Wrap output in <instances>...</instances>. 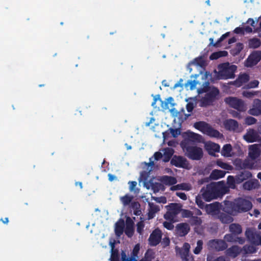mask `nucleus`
Returning a JSON list of instances; mask_svg holds the SVG:
<instances>
[{"mask_svg":"<svg viewBox=\"0 0 261 261\" xmlns=\"http://www.w3.org/2000/svg\"><path fill=\"white\" fill-rule=\"evenodd\" d=\"M139 249H140L139 245V244L136 245L133 250L132 252L131 256H134V257L136 258V257L137 256V255L138 254Z\"/></svg>","mask_w":261,"mask_h":261,"instance_id":"nucleus-59","label":"nucleus"},{"mask_svg":"<svg viewBox=\"0 0 261 261\" xmlns=\"http://www.w3.org/2000/svg\"><path fill=\"white\" fill-rule=\"evenodd\" d=\"M259 82L257 80H253L249 82L247 85L248 88H254L258 87Z\"/></svg>","mask_w":261,"mask_h":261,"instance_id":"nucleus-60","label":"nucleus"},{"mask_svg":"<svg viewBox=\"0 0 261 261\" xmlns=\"http://www.w3.org/2000/svg\"><path fill=\"white\" fill-rule=\"evenodd\" d=\"M149 210L155 214L160 211V207L158 205L153 203H149Z\"/></svg>","mask_w":261,"mask_h":261,"instance_id":"nucleus-57","label":"nucleus"},{"mask_svg":"<svg viewBox=\"0 0 261 261\" xmlns=\"http://www.w3.org/2000/svg\"><path fill=\"white\" fill-rule=\"evenodd\" d=\"M190 229L189 225L186 223L178 224L175 227L176 233L179 237L187 235Z\"/></svg>","mask_w":261,"mask_h":261,"instance_id":"nucleus-15","label":"nucleus"},{"mask_svg":"<svg viewBox=\"0 0 261 261\" xmlns=\"http://www.w3.org/2000/svg\"><path fill=\"white\" fill-rule=\"evenodd\" d=\"M258 137L256 132L253 129H249L244 136L243 138L248 143L255 142Z\"/></svg>","mask_w":261,"mask_h":261,"instance_id":"nucleus-18","label":"nucleus"},{"mask_svg":"<svg viewBox=\"0 0 261 261\" xmlns=\"http://www.w3.org/2000/svg\"><path fill=\"white\" fill-rule=\"evenodd\" d=\"M243 161L240 159H237L233 162V165L237 170H243Z\"/></svg>","mask_w":261,"mask_h":261,"instance_id":"nucleus-47","label":"nucleus"},{"mask_svg":"<svg viewBox=\"0 0 261 261\" xmlns=\"http://www.w3.org/2000/svg\"><path fill=\"white\" fill-rule=\"evenodd\" d=\"M256 94V92L254 91H244L243 92V95L248 98H252Z\"/></svg>","mask_w":261,"mask_h":261,"instance_id":"nucleus-55","label":"nucleus"},{"mask_svg":"<svg viewBox=\"0 0 261 261\" xmlns=\"http://www.w3.org/2000/svg\"><path fill=\"white\" fill-rule=\"evenodd\" d=\"M261 59V53L254 51L252 53L246 60V66L251 67L257 64Z\"/></svg>","mask_w":261,"mask_h":261,"instance_id":"nucleus-14","label":"nucleus"},{"mask_svg":"<svg viewBox=\"0 0 261 261\" xmlns=\"http://www.w3.org/2000/svg\"><path fill=\"white\" fill-rule=\"evenodd\" d=\"M225 175V172L222 170L215 169L213 170L210 174V178L212 179L217 180L223 177Z\"/></svg>","mask_w":261,"mask_h":261,"instance_id":"nucleus-27","label":"nucleus"},{"mask_svg":"<svg viewBox=\"0 0 261 261\" xmlns=\"http://www.w3.org/2000/svg\"><path fill=\"white\" fill-rule=\"evenodd\" d=\"M124 232L125 234L128 237H132L134 232V227H130L129 225H126Z\"/></svg>","mask_w":261,"mask_h":261,"instance_id":"nucleus-48","label":"nucleus"},{"mask_svg":"<svg viewBox=\"0 0 261 261\" xmlns=\"http://www.w3.org/2000/svg\"><path fill=\"white\" fill-rule=\"evenodd\" d=\"M133 198V196L126 194L124 196L121 197V200L124 205H127L130 203Z\"/></svg>","mask_w":261,"mask_h":261,"instance_id":"nucleus-45","label":"nucleus"},{"mask_svg":"<svg viewBox=\"0 0 261 261\" xmlns=\"http://www.w3.org/2000/svg\"><path fill=\"white\" fill-rule=\"evenodd\" d=\"M219 195V191L215 187L208 188L202 194V198L206 201H210L213 199H216Z\"/></svg>","mask_w":261,"mask_h":261,"instance_id":"nucleus-12","label":"nucleus"},{"mask_svg":"<svg viewBox=\"0 0 261 261\" xmlns=\"http://www.w3.org/2000/svg\"><path fill=\"white\" fill-rule=\"evenodd\" d=\"M205 149L211 153L212 151L214 152H218L220 150V146L216 143L208 142L205 144Z\"/></svg>","mask_w":261,"mask_h":261,"instance_id":"nucleus-29","label":"nucleus"},{"mask_svg":"<svg viewBox=\"0 0 261 261\" xmlns=\"http://www.w3.org/2000/svg\"><path fill=\"white\" fill-rule=\"evenodd\" d=\"M180 134V131L177 128H170L167 131L163 133V138L164 139H167L170 137V135L171 136L176 138Z\"/></svg>","mask_w":261,"mask_h":261,"instance_id":"nucleus-23","label":"nucleus"},{"mask_svg":"<svg viewBox=\"0 0 261 261\" xmlns=\"http://www.w3.org/2000/svg\"><path fill=\"white\" fill-rule=\"evenodd\" d=\"M181 207L177 203H171L169 208L164 215V218L167 221L175 220L177 215L180 212Z\"/></svg>","mask_w":261,"mask_h":261,"instance_id":"nucleus-7","label":"nucleus"},{"mask_svg":"<svg viewBox=\"0 0 261 261\" xmlns=\"http://www.w3.org/2000/svg\"><path fill=\"white\" fill-rule=\"evenodd\" d=\"M217 164L218 166H219L220 167L223 169L231 170L232 168L231 165L227 163H224L221 161H217Z\"/></svg>","mask_w":261,"mask_h":261,"instance_id":"nucleus-46","label":"nucleus"},{"mask_svg":"<svg viewBox=\"0 0 261 261\" xmlns=\"http://www.w3.org/2000/svg\"><path fill=\"white\" fill-rule=\"evenodd\" d=\"M175 220L165 221L163 223V226L165 228L168 230H172L174 228L173 223L175 222Z\"/></svg>","mask_w":261,"mask_h":261,"instance_id":"nucleus-54","label":"nucleus"},{"mask_svg":"<svg viewBox=\"0 0 261 261\" xmlns=\"http://www.w3.org/2000/svg\"><path fill=\"white\" fill-rule=\"evenodd\" d=\"M245 235L248 241L255 245H261V236L256 231L251 229H247Z\"/></svg>","mask_w":261,"mask_h":261,"instance_id":"nucleus-10","label":"nucleus"},{"mask_svg":"<svg viewBox=\"0 0 261 261\" xmlns=\"http://www.w3.org/2000/svg\"><path fill=\"white\" fill-rule=\"evenodd\" d=\"M230 34L229 32H227L224 34H223L220 38L215 43L214 47H218L221 43L222 41H223L225 39H226L227 37L229 36Z\"/></svg>","mask_w":261,"mask_h":261,"instance_id":"nucleus-49","label":"nucleus"},{"mask_svg":"<svg viewBox=\"0 0 261 261\" xmlns=\"http://www.w3.org/2000/svg\"><path fill=\"white\" fill-rule=\"evenodd\" d=\"M121 261H138L136 258L134 256L128 257L125 251L122 250L121 252Z\"/></svg>","mask_w":261,"mask_h":261,"instance_id":"nucleus-42","label":"nucleus"},{"mask_svg":"<svg viewBox=\"0 0 261 261\" xmlns=\"http://www.w3.org/2000/svg\"><path fill=\"white\" fill-rule=\"evenodd\" d=\"M231 216L227 213L219 212L217 214L218 219L223 224H229L233 221Z\"/></svg>","mask_w":261,"mask_h":261,"instance_id":"nucleus-19","label":"nucleus"},{"mask_svg":"<svg viewBox=\"0 0 261 261\" xmlns=\"http://www.w3.org/2000/svg\"><path fill=\"white\" fill-rule=\"evenodd\" d=\"M252 176V173L249 171H241L236 175V184H241L244 180L250 179Z\"/></svg>","mask_w":261,"mask_h":261,"instance_id":"nucleus-17","label":"nucleus"},{"mask_svg":"<svg viewBox=\"0 0 261 261\" xmlns=\"http://www.w3.org/2000/svg\"><path fill=\"white\" fill-rule=\"evenodd\" d=\"M160 243H161L162 247L163 248H165L169 245L170 241L168 237H164L163 239H162L161 242Z\"/></svg>","mask_w":261,"mask_h":261,"instance_id":"nucleus-56","label":"nucleus"},{"mask_svg":"<svg viewBox=\"0 0 261 261\" xmlns=\"http://www.w3.org/2000/svg\"><path fill=\"white\" fill-rule=\"evenodd\" d=\"M114 247V244H112L110 260L111 261H120L119 251L117 249H115Z\"/></svg>","mask_w":261,"mask_h":261,"instance_id":"nucleus-36","label":"nucleus"},{"mask_svg":"<svg viewBox=\"0 0 261 261\" xmlns=\"http://www.w3.org/2000/svg\"><path fill=\"white\" fill-rule=\"evenodd\" d=\"M206 261H226L225 257L223 256L215 257L213 255L208 254L206 257Z\"/></svg>","mask_w":261,"mask_h":261,"instance_id":"nucleus-43","label":"nucleus"},{"mask_svg":"<svg viewBox=\"0 0 261 261\" xmlns=\"http://www.w3.org/2000/svg\"><path fill=\"white\" fill-rule=\"evenodd\" d=\"M154 257V253L151 249H148L145 254L144 257L141 258L139 261H151Z\"/></svg>","mask_w":261,"mask_h":261,"instance_id":"nucleus-38","label":"nucleus"},{"mask_svg":"<svg viewBox=\"0 0 261 261\" xmlns=\"http://www.w3.org/2000/svg\"><path fill=\"white\" fill-rule=\"evenodd\" d=\"M226 254L233 258L236 257L240 253H242V250L238 246H232L226 251Z\"/></svg>","mask_w":261,"mask_h":261,"instance_id":"nucleus-22","label":"nucleus"},{"mask_svg":"<svg viewBox=\"0 0 261 261\" xmlns=\"http://www.w3.org/2000/svg\"><path fill=\"white\" fill-rule=\"evenodd\" d=\"M232 151V146L230 144L224 145L222 149V154L225 156H230V152Z\"/></svg>","mask_w":261,"mask_h":261,"instance_id":"nucleus-41","label":"nucleus"},{"mask_svg":"<svg viewBox=\"0 0 261 261\" xmlns=\"http://www.w3.org/2000/svg\"><path fill=\"white\" fill-rule=\"evenodd\" d=\"M260 45L261 41L257 38H253L248 40V47L250 48H257Z\"/></svg>","mask_w":261,"mask_h":261,"instance_id":"nucleus-35","label":"nucleus"},{"mask_svg":"<svg viewBox=\"0 0 261 261\" xmlns=\"http://www.w3.org/2000/svg\"><path fill=\"white\" fill-rule=\"evenodd\" d=\"M241 250L242 253L244 255L252 254L255 253L256 251L255 247L252 245H245L242 248H241Z\"/></svg>","mask_w":261,"mask_h":261,"instance_id":"nucleus-33","label":"nucleus"},{"mask_svg":"<svg viewBox=\"0 0 261 261\" xmlns=\"http://www.w3.org/2000/svg\"><path fill=\"white\" fill-rule=\"evenodd\" d=\"M210 250L221 251L225 250L228 245L224 240L219 239L210 240L207 243Z\"/></svg>","mask_w":261,"mask_h":261,"instance_id":"nucleus-6","label":"nucleus"},{"mask_svg":"<svg viewBox=\"0 0 261 261\" xmlns=\"http://www.w3.org/2000/svg\"><path fill=\"white\" fill-rule=\"evenodd\" d=\"M250 115L258 116L261 114V100L255 99L254 100L252 108L249 110Z\"/></svg>","mask_w":261,"mask_h":261,"instance_id":"nucleus-16","label":"nucleus"},{"mask_svg":"<svg viewBox=\"0 0 261 261\" xmlns=\"http://www.w3.org/2000/svg\"><path fill=\"white\" fill-rule=\"evenodd\" d=\"M229 228L230 232L236 236L240 234L242 232V227L239 224L231 223L230 224Z\"/></svg>","mask_w":261,"mask_h":261,"instance_id":"nucleus-26","label":"nucleus"},{"mask_svg":"<svg viewBox=\"0 0 261 261\" xmlns=\"http://www.w3.org/2000/svg\"><path fill=\"white\" fill-rule=\"evenodd\" d=\"M180 254L182 261H194V257L193 255L190 254L188 248L185 249Z\"/></svg>","mask_w":261,"mask_h":261,"instance_id":"nucleus-28","label":"nucleus"},{"mask_svg":"<svg viewBox=\"0 0 261 261\" xmlns=\"http://www.w3.org/2000/svg\"><path fill=\"white\" fill-rule=\"evenodd\" d=\"M203 241L199 240L197 242V246L193 250V252L195 254H198L200 253L202 249Z\"/></svg>","mask_w":261,"mask_h":261,"instance_id":"nucleus-44","label":"nucleus"},{"mask_svg":"<svg viewBox=\"0 0 261 261\" xmlns=\"http://www.w3.org/2000/svg\"><path fill=\"white\" fill-rule=\"evenodd\" d=\"M256 121L257 120L252 116H248L245 119V124L248 125L255 124L256 122Z\"/></svg>","mask_w":261,"mask_h":261,"instance_id":"nucleus-53","label":"nucleus"},{"mask_svg":"<svg viewBox=\"0 0 261 261\" xmlns=\"http://www.w3.org/2000/svg\"><path fill=\"white\" fill-rule=\"evenodd\" d=\"M219 70L217 76L219 79L226 80L233 79L235 76L237 67L234 65H230L229 63H224L218 65Z\"/></svg>","mask_w":261,"mask_h":261,"instance_id":"nucleus-3","label":"nucleus"},{"mask_svg":"<svg viewBox=\"0 0 261 261\" xmlns=\"http://www.w3.org/2000/svg\"><path fill=\"white\" fill-rule=\"evenodd\" d=\"M187 137L180 142V146L184 145L187 141L188 142L189 145H195L196 143H199L201 141L202 136L199 134L189 132L187 133Z\"/></svg>","mask_w":261,"mask_h":261,"instance_id":"nucleus-9","label":"nucleus"},{"mask_svg":"<svg viewBox=\"0 0 261 261\" xmlns=\"http://www.w3.org/2000/svg\"><path fill=\"white\" fill-rule=\"evenodd\" d=\"M189 223L192 226H198L202 223V220L200 218L197 216H194L193 215L189 219Z\"/></svg>","mask_w":261,"mask_h":261,"instance_id":"nucleus-40","label":"nucleus"},{"mask_svg":"<svg viewBox=\"0 0 261 261\" xmlns=\"http://www.w3.org/2000/svg\"><path fill=\"white\" fill-rule=\"evenodd\" d=\"M258 181L257 180H249L243 184V188L247 190H251L257 187Z\"/></svg>","mask_w":261,"mask_h":261,"instance_id":"nucleus-31","label":"nucleus"},{"mask_svg":"<svg viewBox=\"0 0 261 261\" xmlns=\"http://www.w3.org/2000/svg\"><path fill=\"white\" fill-rule=\"evenodd\" d=\"M252 207V203L248 199L239 197L233 201H224L222 210L233 216L238 213H245L249 211Z\"/></svg>","mask_w":261,"mask_h":261,"instance_id":"nucleus-1","label":"nucleus"},{"mask_svg":"<svg viewBox=\"0 0 261 261\" xmlns=\"http://www.w3.org/2000/svg\"><path fill=\"white\" fill-rule=\"evenodd\" d=\"M228 55V53L225 50L219 51L212 53L210 59L211 60H217L221 57H226Z\"/></svg>","mask_w":261,"mask_h":261,"instance_id":"nucleus-37","label":"nucleus"},{"mask_svg":"<svg viewBox=\"0 0 261 261\" xmlns=\"http://www.w3.org/2000/svg\"><path fill=\"white\" fill-rule=\"evenodd\" d=\"M243 161V168L245 169H253L254 167V161L251 160L250 159H246Z\"/></svg>","mask_w":261,"mask_h":261,"instance_id":"nucleus-39","label":"nucleus"},{"mask_svg":"<svg viewBox=\"0 0 261 261\" xmlns=\"http://www.w3.org/2000/svg\"><path fill=\"white\" fill-rule=\"evenodd\" d=\"M219 93V89L215 87H213L208 92L206 93L204 96L201 98L200 106L206 107L212 105L213 102L218 99Z\"/></svg>","mask_w":261,"mask_h":261,"instance_id":"nucleus-4","label":"nucleus"},{"mask_svg":"<svg viewBox=\"0 0 261 261\" xmlns=\"http://www.w3.org/2000/svg\"><path fill=\"white\" fill-rule=\"evenodd\" d=\"M220 203L216 202L205 205V209L207 213H214L219 210Z\"/></svg>","mask_w":261,"mask_h":261,"instance_id":"nucleus-34","label":"nucleus"},{"mask_svg":"<svg viewBox=\"0 0 261 261\" xmlns=\"http://www.w3.org/2000/svg\"><path fill=\"white\" fill-rule=\"evenodd\" d=\"M162 185L158 182H155V184H153L151 186L152 189L153 190L154 193L158 192L160 191Z\"/></svg>","mask_w":261,"mask_h":261,"instance_id":"nucleus-62","label":"nucleus"},{"mask_svg":"<svg viewBox=\"0 0 261 261\" xmlns=\"http://www.w3.org/2000/svg\"><path fill=\"white\" fill-rule=\"evenodd\" d=\"M209 125H210L208 123L204 121H199L194 123V127L204 134L207 129Z\"/></svg>","mask_w":261,"mask_h":261,"instance_id":"nucleus-30","label":"nucleus"},{"mask_svg":"<svg viewBox=\"0 0 261 261\" xmlns=\"http://www.w3.org/2000/svg\"><path fill=\"white\" fill-rule=\"evenodd\" d=\"M163 233L159 228L154 229L150 233L148 238V243L151 246H156L162 240Z\"/></svg>","mask_w":261,"mask_h":261,"instance_id":"nucleus-8","label":"nucleus"},{"mask_svg":"<svg viewBox=\"0 0 261 261\" xmlns=\"http://www.w3.org/2000/svg\"><path fill=\"white\" fill-rule=\"evenodd\" d=\"M144 227V224L142 221H140L138 222L137 224V231L139 233L141 234L143 230Z\"/></svg>","mask_w":261,"mask_h":261,"instance_id":"nucleus-58","label":"nucleus"},{"mask_svg":"<svg viewBox=\"0 0 261 261\" xmlns=\"http://www.w3.org/2000/svg\"><path fill=\"white\" fill-rule=\"evenodd\" d=\"M236 236L234 234H233L232 233L230 234H226L224 236V239L225 241H227L228 242H234L236 240Z\"/></svg>","mask_w":261,"mask_h":261,"instance_id":"nucleus-50","label":"nucleus"},{"mask_svg":"<svg viewBox=\"0 0 261 261\" xmlns=\"http://www.w3.org/2000/svg\"><path fill=\"white\" fill-rule=\"evenodd\" d=\"M196 203L200 208H203L205 206L204 202L202 200V197L197 196L196 197Z\"/></svg>","mask_w":261,"mask_h":261,"instance_id":"nucleus-52","label":"nucleus"},{"mask_svg":"<svg viewBox=\"0 0 261 261\" xmlns=\"http://www.w3.org/2000/svg\"><path fill=\"white\" fill-rule=\"evenodd\" d=\"M260 153L261 150L258 144H255L249 146L248 149V158L251 160H256L259 157Z\"/></svg>","mask_w":261,"mask_h":261,"instance_id":"nucleus-13","label":"nucleus"},{"mask_svg":"<svg viewBox=\"0 0 261 261\" xmlns=\"http://www.w3.org/2000/svg\"><path fill=\"white\" fill-rule=\"evenodd\" d=\"M180 212H181V216L183 218H189L190 219V218L193 215V212L188 210L181 208Z\"/></svg>","mask_w":261,"mask_h":261,"instance_id":"nucleus-51","label":"nucleus"},{"mask_svg":"<svg viewBox=\"0 0 261 261\" xmlns=\"http://www.w3.org/2000/svg\"><path fill=\"white\" fill-rule=\"evenodd\" d=\"M194 61L197 65L200 66H202L204 63V61L201 57L195 58Z\"/></svg>","mask_w":261,"mask_h":261,"instance_id":"nucleus-64","label":"nucleus"},{"mask_svg":"<svg viewBox=\"0 0 261 261\" xmlns=\"http://www.w3.org/2000/svg\"><path fill=\"white\" fill-rule=\"evenodd\" d=\"M205 134L211 137L216 138L220 139L223 137L222 134L220 133L218 130L213 128L210 125H209Z\"/></svg>","mask_w":261,"mask_h":261,"instance_id":"nucleus-24","label":"nucleus"},{"mask_svg":"<svg viewBox=\"0 0 261 261\" xmlns=\"http://www.w3.org/2000/svg\"><path fill=\"white\" fill-rule=\"evenodd\" d=\"M185 155L189 159L195 161L200 160L203 155L202 149L195 145H189L188 142H185L184 145L180 146Z\"/></svg>","mask_w":261,"mask_h":261,"instance_id":"nucleus-2","label":"nucleus"},{"mask_svg":"<svg viewBox=\"0 0 261 261\" xmlns=\"http://www.w3.org/2000/svg\"><path fill=\"white\" fill-rule=\"evenodd\" d=\"M124 226V221L122 219H120L115 223V232L117 237H120L123 234Z\"/></svg>","mask_w":261,"mask_h":261,"instance_id":"nucleus-20","label":"nucleus"},{"mask_svg":"<svg viewBox=\"0 0 261 261\" xmlns=\"http://www.w3.org/2000/svg\"><path fill=\"white\" fill-rule=\"evenodd\" d=\"M197 82L195 81V80H194V81L189 80L185 84V87H187L189 85H190V89L191 90H193L196 87V86L197 85Z\"/></svg>","mask_w":261,"mask_h":261,"instance_id":"nucleus-61","label":"nucleus"},{"mask_svg":"<svg viewBox=\"0 0 261 261\" xmlns=\"http://www.w3.org/2000/svg\"><path fill=\"white\" fill-rule=\"evenodd\" d=\"M161 181L166 185H173L177 182V180L174 177L167 175L162 176Z\"/></svg>","mask_w":261,"mask_h":261,"instance_id":"nucleus-32","label":"nucleus"},{"mask_svg":"<svg viewBox=\"0 0 261 261\" xmlns=\"http://www.w3.org/2000/svg\"><path fill=\"white\" fill-rule=\"evenodd\" d=\"M225 102L230 107H231L239 112H244L246 107L243 100L234 97H228L224 99Z\"/></svg>","mask_w":261,"mask_h":261,"instance_id":"nucleus-5","label":"nucleus"},{"mask_svg":"<svg viewBox=\"0 0 261 261\" xmlns=\"http://www.w3.org/2000/svg\"><path fill=\"white\" fill-rule=\"evenodd\" d=\"M225 128L228 130H236L239 126L238 122L234 119H227L224 123Z\"/></svg>","mask_w":261,"mask_h":261,"instance_id":"nucleus-21","label":"nucleus"},{"mask_svg":"<svg viewBox=\"0 0 261 261\" xmlns=\"http://www.w3.org/2000/svg\"><path fill=\"white\" fill-rule=\"evenodd\" d=\"M249 80V76L247 73L240 74L237 80L235 81L236 85L238 86H241L243 84L247 83Z\"/></svg>","mask_w":261,"mask_h":261,"instance_id":"nucleus-25","label":"nucleus"},{"mask_svg":"<svg viewBox=\"0 0 261 261\" xmlns=\"http://www.w3.org/2000/svg\"><path fill=\"white\" fill-rule=\"evenodd\" d=\"M172 165L176 167L188 169L189 163L187 160L184 156L174 155L170 161Z\"/></svg>","mask_w":261,"mask_h":261,"instance_id":"nucleus-11","label":"nucleus"},{"mask_svg":"<svg viewBox=\"0 0 261 261\" xmlns=\"http://www.w3.org/2000/svg\"><path fill=\"white\" fill-rule=\"evenodd\" d=\"M173 155L172 150H170L168 152H166L164 155V162H168L169 160L171 159Z\"/></svg>","mask_w":261,"mask_h":261,"instance_id":"nucleus-63","label":"nucleus"}]
</instances>
